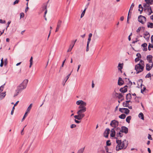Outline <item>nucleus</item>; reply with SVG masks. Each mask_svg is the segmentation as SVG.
I'll list each match as a JSON object with an SVG mask.
<instances>
[{"label":"nucleus","mask_w":153,"mask_h":153,"mask_svg":"<svg viewBox=\"0 0 153 153\" xmlns=\"http://www.w3.org/2000/svg\"><path fill=\"white\" fill-rule=\"evenodd\" d=\"M148 138L149 140H152V138L151 137V135L149 134L148 136Z\"/></svg>","instance_id":"nucleus-48"},{"label":"nucleus","mask_w":153,"mask_h":153,"mask_svg":"<svg viewBox=\"0 0 153 153\" xmlns=\"http://www.w3.org/2000/svg\"><path fill=\"white\" fill-rule=\"evenodd\" d=\"M146 70L147 71H150L151 69L152 68L151 67V66H150V65L149 64H147L146 65Z\"/></svg>","instance_id":"nucleus-32"},{"label":"nucleus","mask_w":153,"mask_h":153,"mask_svg":"<svg viewBox=\"0 0 153 153\" xmlns=\"http://www.w3.org/2000/svg\"><path fill=\"white\" fill-rule=\"evenodd\" d=\"M79 108V109L77 112V115H75L74 117L75 119L80 120H81L85 117V114H84V113L86 111V107H84Z\"/></svg>","instance_id":"nucleus-1"},{"label":"nucleus","mask_w":153,"mask_h":153,"mask_svg":"<svg viewBox=\"0 0 153 153\" xmlns=\"http://www.w3.org/2000/svg\"><path fill=\"white\" fill-rule=\"evenodd\" d=\"M76 39L74 41H72L71 42V44L70 45V47L69 49L67 50V52H69L71 51L72 48H73L74 46V45L75 42L76 41Z\"/></svg>","instance_id":"nucleus-9"},{"label":"nucleus","mask_w":153,"mask_h":153,"mask_svg":"<svg viewBox=\"0 0 153 153\" xmlns=\"http://www.w3.org/2000/svg\"><path fill=\"white\" fill-rule=\"evenodd\" d=\"M149 5L150 4L149 3H147L146 2V3H143V7L146 8H149V7H150L151 6Z\"/></svg>","instance_id":"nucleus-29"},{"label":"nucleus","mask_w":153,"mask_h":153,"mask_svg":"<svg viewBox=\"0 0 153 153\" xmlns=\"http://www.w3.org/2000/svg\"><path fill=\"white\" fill-rule=\"evenodd\" d=\"M128 80H129V79H128ZM128 84L130 85V86H131L132 85V82L130 80H129V84Z\"/></svg>","instance_id":"nucleus-61"},{"label":"nucleus","mask_w":153,"mask_h":153,"mask_svg":"<svg viewBox=\"0 0 153 153\" xmlns=\"http://www.w3.org/2000/svg\"><path fill=\"white\" fill-rule=\"evenodd\" d=\"M123 132H122V131H120L119 132L117 133L116 135L117 137H115V138L117 140L118 137H122L123 136Z\"/></svg>","instance_id":"nucleus-13"},{"label":"nucleus","mask_w":153,"mask_h":153,"mask_svg":"<svg viewBox=\"0 0 153 153\" xmlns=\"http://www.w3.org/2000/svg\"><path fill=\"white\" fill-rule=\"evenodd\" d=\"M110 141L108 140L106 142V145L107 146H110L111 145V143H110Z\"/></svg>","instance_id":"nucleus-44"},{"label":"nucleus","mask_w":153,"mask_h":153,"mask_svg":"<svg viewBox=\"0 0 153 153\" xmlns=\"http://www.w3.org/2000/svg\"><path fill=\"white\" fill-rule=\"evenodd\" d=\"M32 103L30 104V105H29V106L27 108L26 112H27V113L28 112H29L30 111V110L31 108V107H32Z\"/></svg>","instance_id":"nucleus-34"},{"label":"nucleus","mask_w":153,"mask_h":153,"mask_svg":"<svg viewBox=\"0 0 153 153\" xmlns=\"http://www.w3.org/2000/svg\"><path fill=\"white\" fill-rule=\"evenodd\" d=\"M144 66L141 65L140 63L138 64L135 66V69L136 71V74H138L142 72L143 70Z\"/></svg>","instance_id":"nucleus-4"},{"label":"nucleus","mask_w":153,"mask_h":153,"mask_svg":"<svg viewBox=\"0 0 153 153\" xmlns=\"http://www.w3.org/2000/svg\"><path fill=\"white\" fill-rule=\"evenodd\" d=\"M89 44H87L86 49V51L88 52L89 51Z\"/></svg>","instance_id":"nucleus-57"},{"label":"nucleus","mask_w":153,"mask_h":153,"mask_svg":"<svg viewBox=\"0 0 153 153\" xmlns=\"http://www.w3.org/2000/svg\"><path fill=\"white\" fill-rule=\"evenodd\" d=\"M147 45L146 43H144L141 46L143 48V51H146L147 50Z\"/></svg>","instance_id":"nucleus-18"},{"label":"nucleus","mask_w":153,"mask_h":153,"mask_svg":"<svg viewBox=\"0 0 153 153\" xmlns=\"http://www.w3.org/2000/svg\"><path fill=\"white\" fill-rule=\"evenodd\" d=\"M131 116H128L126 118V121L128 123H129L130 122V120H131Z\"/></svg>","instance_id":"nucleus-30"},{"label":"nucleus","mask_w":153,"mask_h":153,"mask_svg":"<svg viewBox=\"0 0 153 153\" xmlns=\"http://www.w3.org/2000/svg\"><path fill=\"white\" fill-rule=\"evenodd\" d=\"M30 66H29V67L30 68L32 64H33V57L32 56H31L30 59Z\"/></svg>","instance_id":"nucleus-35"},{"label":"nucleus","mask_w":153,"mask_h":153,"mask_svg":"<svg viewBox=\"0 0 153 153\" xmlns=\"http://www.w3.org/2000/svg\"><path fill=\"white\" fill-rule=\"evenodd\" d=\"M28 82V79H25L22 83L17 87V89L16 90V91H18V93L21 92L22 90L26 88Z\"/></svg>","instance_id":"nucleus-3"},{"label":"nucleus","mask_w":153,"mask_h":153,"mask_svg":"<svg viewBox=\"0 0 153 153\" xmlns=\"http://www.w3.org/2000/svg\"><path fill=\"white\" fill-rule=\"evenodd\" d=\"M126 142V140L122 142L121 140H116V143L117 144L116 147V150L117 151H119L122 149H126L127 146V145L125 146V142Z\"/></svg>","instance_id":"nucleus-2"},{"label":"nucleus","mask_w":153,"mask_h":153,"mask_svg":"<svg viewBox=\"0 0 153 153\" xmlns=\"http://www.w3.org/2000/svg\"><path fill=\"white\" fill-rule=\"evenodd\" d=\"M27 112H26L25 113V115L23 117L22 120V121L23 120H25L26 117L27 116Z\"/></svg>","instance_id":"nucleus-42"},{"label":"nucleus","mask_w":153,"mask_h":153,"mask_svg":"<svg viewBox=\"0 0 153 153\" xmlns=\"http://www.w3.org/2000/svg\"><path fill=\"white\" fill-rule=\"evenodd\" d=\"M15 109V107H14V106L13 108H12V109L11 111V115H13V112H14V109Z\"/></svg>","instance_id":"nucleus-55"},{"label":"nucleus","mask_w":153,"mask_h":153,"mask_svg":"<svg viewBox=\"0 0 153 153\" xmlns=\"http://www.w3.org/2000/svg\"><path fill=\"white\" fill-rule=\"evenodd\" d=\"M120 91L122 93H124L127 91V88H121L120 89Z\"/></svg>","instance_id":"nucleus-20"},{"label":"nucleus","mask_w":153,"mask_h":153,"mask_svg":"<svg viewBox=\"0 0 153 153\" xmlns=\"http://www.w3.org/2000/svg\"><path fill=\"white\" fill-rule=\"evenodd\" d=\"M19 0H16L14 2H13V5H15L16 4H18L19 2Z\"/></svg>","instance_id":"nucleus-58"},{"label":"nucleus","mask_w":153,"mask_h":153,"mask_svg":"<svg viewBox=\"0 0 153 153\" xmlns=\"http://www.w3.org/2000/svg\"><path fill=\"white\" fill-rule=\"evenodd\" d=\"M7 59L6 58L4 60V65L5 66L7 65Z\"/></svg>","instance_id":"nucleus-43"},{"label":"nucleus","mask_w":153,"mask_h":153,"mask_svg":"<svg viewBox=\"0 0 153 153\" xmlns=\"http://www.w3.org/2000/svg\"><path fill=\"white\" fill-rule=\"evenodd\" d=\"M136 56L137 57H138L139 58H140L141 57V55L139 53H137L136 54Z\"/></svg>","instance_id":"nucleus-51"},{"label":"nucleus","mask_w":153,"mask_h":153,"mask_svg":"<svg viewBox=\"0 0 153 153\" xmlns=\"http://www.w3.org/2000/svg\"><path fill=\"white\" fill-rule=\"evenodd\" d=\"M134 3H133L132 4L131 7H130V10H130V11L131 10H133V7H134ZM130 13L131 14V12H130Z\"/></svg>","instance_id":"nucleus-40"},{"label":"nucleus","mask_w":153,"mask_h":153,"mask_svg":"<svg viewBox=\"0 0 153 153\" xmlns=\"http://www.w3.org/2000/svg\"><path fill=\"white\" fill-rule=\"evenodd\" d=\"M126 115L124 114H122L121 115H120L119 116V118L121 119H124L126 117Z\"/></svg>","instance_id":"nucleus-26"},{"label":"nucleus","mask_w":153,"mask_h":153,"mask_svg":"<svg viewBox=\"0 0 153 153\" xmlns=\"http://www.w3.org/2000/svg\"><path fill=\"white\" fill-rule=\"evenodd\" d=\"M115 128L116 133H117L120 131H121V129L120 128L117 127Z\"/></svg>","instance_id":"nucleus-33"},{"label":"nucleus","mask_w":153,"mask_h":153,"mask_svg":"<svg viewBox=\"0 0 153 153\" xmlns=\"http://www.w3.org/2000/svg\"><path fill=\"white\" fill-rule=\"evenodd\" d=\"M152 56L151 55H148L147 56V59L149 63L152 62Z\"/></svg>","instance_id":"nucleus-14"},{"label":"nucleus","mask_w":153,"mask_h":153,"mask_svg":"<svg viewBox=\"0 0 153 153\" xmlns=\"http://www.w3.org/2000/svg\"><path fill=\"white\" fill-rule=\"evenodd\" d=\"M141 28H142L143 29H144V27H139L137 29V31H136L137 32V33L138 34L139 33L140 31L141 30Z\"/></svg>","instance_id":"nucleus-38"},{"label":"nucleus","mask_w":153,"mask_h":153,"mask_svg":"<svg viewBox=\"0 0 153 153\" xmlns=\"http://www.w3.org/2000/svg\"><path fill=\"white\" fill-rule=\"evenodd\" d=\"M144 37L145 39L147 40H149V33L146 31L145 33H144Z\"/></svg>","instance_id":"nucleus-12"},{"label":"nucleus","mask_w":153,"mask_h":153,"mask_svg":"<svg viewBox=\"0 0 153 153\" xmlns=\"http://www.w3.org/2000/svg\"><path fill=\"white\" fill-rule=\"evenodd\" d=\"M131 98V94L130 93L127 94L126 97V100H130Z\"/></svg>","instance_id":"nucleus-22"},{"label":"nucleus","mask_w":153,"mask_h":153,"mask_svg":"<svg viewBox=\"0 0 153 153\" xmlns=\"http://www.w3.org/2000/svg\"><path fill=\"white\" fill-rule=\"evenodd\" d=\"M151 42L152 43H153V35H152V36L151 37Z\"/></svg>","instance_id":"nucleus-64"},{"label":"nucleus","mask_w":153,"mask_h":153,"mask_svg":"<svg viewBox=\"0 0 153 153\" xmlns=\"http://www.w3.org/2000/svg\"><path fill=\"white\" fill-rule=\"evenodd\" d=\"M151 74L150 73H149L147 74L145 76L146 78H148L149 77H151ZM151 79V78H150V79Z\"/></svg>","instance_id":"nucleus-41"},{"label":"nucleus","mask_w":153,"mask_h":153,"mask_svg":"<svg viewBox=\"0 0 153 153\" xmlns=\"http://www.w3.org/2000/svg\"><path fill=\"white\" fill-rule=\"evenodd\" d=\"M121 131L122 132L124 133L125 134H127L128 132V128L125 126H122L121 127Z\"/></svg>","instance_id":"nucleus-10"},{"label":"nucleus","mask_w":153,"mask_h":153,"mask_svg":"<svg viewBox=\"0 0 153 153\" xmlns=\"http://www.w3.org/2000/svg\"><path fill=\"white\" fill-rule=\"evenodd\" d=\"M85 148V147L81 148L78 150L77 153H83L84 151Z\"/></svg>","instance_id":"nucleus-25"},{"label":"nucleus","mask_w":153,"mask_h":153,"mask_svg":"<svg viewBox=\"0 0 153 153\" xmlns=\"http://www.w3.org/2000/svg\"><path fill=\"white\" fill-rule=\"evenodd\" d=\"M141 65H143L144 66V62L142 60H141L140 61V63Z\"/></svg>","instance_id":"nucleus-46"},{"label":"nucleus","mask_w":153,"mask_h":153,"mask_svg":"<svg viewBox=\"0 0 153 153\" xmlns=\"http://www.w3.org/2000/svg\"><path fill=\"white\" fill-rule=\"evenodd\" d=\"M145 1L147 3H149V4H153V0H145Z\"/></svg>","instance_id":"nucleus-23"},{"label":"nucleus","mask_w":153,"mask_h":153,"mask_svg":"<svg viewBox=\"0 0 153 153\" xmlns=\"http://www.w3.org/2000/svg\"><path fill=\"white\" fill-rule=\"evenodd\" d=\"M118 124L119 122L117 121L116 120H113L111 121L110 125L113 128H116L118 127Z\"/></svg>","instance_id":"nucleus-7"},{"label":"nucleus","mask_w":153,"mask_h":153,"mask_svg":"<svg viewBox=\"0 0 153 153\" xmlns=\"http://www.w3.org/2000/svg\"><path fill=\"white\" fill-rule=\"evenodd\" d=\"M24 13H20V19L24 17Z\"/></svg>","instance_id":"nucleus-49"},{"label":"nucleus","mask_w":153,"mask_h":153,"mask_svg":"<svg viewBox=\"0 0 153 153\" xmlns=\"http://www.w3.org/2000/svg\"><path fill=\"white\" fill-rule=\"evenodd\" d=\"M124 81L122 79L121 77L119 78L118 84L119 85H121L123 84Z\"/></svg>","instance_id":"nucleus-15"},{"label":"nucleus","mask_w":153,"mask_h":153,"mask_svg":"<svg viewBox=\"0 0 153 153\" xmlns=\"http://www.w3.org/2000/svg\"><path fill=\"white\" fill-rule=\"evenodd\" d=\"M5 20H2V19H0V23H5Z\"/></svg>","instance_id":"nucleus-59"},{"label":"nucleus","mask_w":153,"mask_h":153,"mask_svg":"<svg viewBox=\"0 0 153 153\" xmlns=\"http://www.w3.org/2000/svg\"><path fill=\"white\" fill-rule=\"evenodd\" d=\"M123 64H121V63H119L118 64V69L119 70H120L121 72H122V69L123 68Z\"/></svg>","instance_id":"nucleus-21"},{"label":"nucleus","mask_w":153,"mask_h":153,"mask_svg":"<svg viewBox=\"0 0 153 153\" xmlns=\"http://www.w3.org/2000/svg\"><path fill=\"white\" fill-rule=\"evenodd\" d=\"M87 9V7H85L84 10L82 12V13L81 14V18H82L84 16L85 14V10Z\"/></svg>","instance_id":"nucleus-36"},{"label":"nucleus","mask_w":153,"mask_h":153,"mask_svg":"<svg viewBox=\"0 0 153 153\" xmlns=\"http://www.w3.org/2000/svg\"><path fill=\"white\" fill-rule=\"evenodd\" d=\"M131 102L130 100L126 101L125 102H123V106L125 107H127L129 105V102Z\"/></svg>","instance_id":"nucleus-16"},{"label":"nucleus","mask_w":153,"mask_h":153,"mask_svg":"<svg viewBox=\"0 0 153 153\" xmlns=\"http://www.w3.org/2000/svg\"><path fill=\"white\" fill-rule=\"evenodd\" d=\"M138 7L139 8V9H140V8H141V9H143V8L141 4H140L139 5Z\"/></svg>","instance_id":"nucleus-63"},{"label":"nucleus","mask_w":153,"mask_h":153,"mask_svg":"<svg viewBox=\"0 0 153 153\" xmlns=\"http://www.w3.org/2000/svg\"><path fill=\"white\" fill-rule=\"evenodd\" d=\"M4 95H3L1 94H0V100L4 98Z\"/></svg>","instance_id":"nucleus-50"},{"label":"nucleus","mask_w":153,"mask_h":153,"mask_svg":"<svg viewBox=\"0 0 153 153\" xmlns=\"http://www.w3.org/2000/svg\"><path fill=\"white\" fill-rule=\"evenodd\" d=\"M110 131V130L109 128H106L104 133V136L105 137H108Z\"/></svg>","instance_id":"nucleus-11"},{"label":"nucleus","mask_w":153,"mask_h":153,"mask_svg":"<svg viewBox=\"0 0 153 153\" xmlns=\"http://www.w3.org/2000/svg\"><path fill=\"white\" fill-rule=\"evenodd\" d=\"M120 108L119 109V111L120 112H121V113H123L124 112V111H123V110H124L123 109V108Z\"/></svg>","instance_id":"nucleus-56"},{"label":"nucleus","mask_w":153,"mask_h":153,"mask_svg":"<svg viewBox=\"0 0 153 153\" xmlns=\"http://www.w3.org/2000/svg\"><path fill=\"white\" fill-rule=\"evenodd\" d=\"M116 94L117 96V95L118 98L119 99H121L123 97V95L121 93H116Z\"/></svg>","instance_id":"nucleus-27"},{"label":"nucleus","mask_w":153,"mask_h":153,"mask_svg":"<svg viewBox=\"0 0 153 153\" xmlns=\"http://www.w3.org/2000/svg\"><path fill=\"white\" fill-rule=\"evenodd\" d=\"M146 18L145 17L140 15L138 17V21L142 24H143L146 21Z\"/></svg>","instance_id":"nucleus-6"},{"label":"nucleus","mask_w":153,"mask_h":153,"mask_svg":"<svg viewBox=\"0 0 153 153\" xmlns=\"http://www.w3.org/2000/svg\"><path fill=\"white\" fill-rule=\"evenodd\" d=\"M147 27L148 28H153V23L152 22H148L147 23Z\"/></svg>","instance_id":"nucleus-24"},{"label":"nucleus","mask_w":153,"mask_h":153,"mask_svg":"<svg viewBox=\"0 0 153 153\" xmlns=\"http://www.w3.org/2000/svg\"><path fill=\"white\" fill-rule=\"evenodd\" d=\"M153 48V45L152 44H151L150 43H149V45L148 46V49L149 51H150L151 50V48Z\"/></svg>","instance_id":"nucleus-39"},{"label":"nucleus","mask_w":153,"mask_h":153,"mask_svg":"<svg viewBox=\"0 0 153 153\" xmlns=\"http://www.w3.org/2000/svg\"><path fill=\"white\" fill-rule=\"evenodd\" d=\"M76 104L77 105H79L78 107L79 108H81L85 107L86 105V103L82 100H79L77 101L76 102Z\"/></svg>","instance_id":"nucleus-5"},{"label":"nucleus","mask_w":153,"mask_h":153,"mask_svg":"<svg viewBox=\"0 0 153 153\" xmlns=\"http://www.w3.org/2000/svg\"><path fill=\"white\" fill-rule=\"evenodd\" d=\"M130 13V10H129V11L128 12V15L127 19V23H129L128 21H129V15Z\"/></svg>","instance_id":"nucleus-45"},{"label":"nucleus","mask_w":153,"mask_h":153,"mask_svg":"<svg viewBox=\"0 0 153 153\" xmlns=\"http://www.w3.org/2000/svg\"><path fill=\"white\" fill-rule=\"evenodd\" d=\"M62 23V21L60 20H59L57 23L56 27L60 28L61 26Z\"/></svg>","instance_id":"nucleus-19"},{"label":"nucleus","mask_w":153,"mask_h":153,"mask_svg":"<svg viewBox=\"0 0 153 153\" xmlns=\"http://www.w3.org/2000/svg\"><path fill=\"white\" fill-rule=\"evenodd\" d=\"M111 132L116 133L115 128H113L111 130Z\"/></svg>","instance_id":"nucleus-52"},{"label":"nucleus","mask_w":153,"mask_h":153,"mask_svg":"<svg viewBox=\"0 0 153 153\" xmlns=\"http://www.w3.org/2000/svg\"><path fill=\"white\" fill-rule=\"evenodd\" d=\"M49 2V1H48L47 3H44L43 4V5L42 7V11H43L45 10H47V3Z\"/></svg>","instance_id":"nucleus-17"},{"label":"nucleus","mask_w":153,"mask_h":153,"mask_svg":"<svg viewBox=\"0 0 153 153\" xmlns=\"http://www.w3.org/2000/svg\"><path fill=\"white\" fill-rule=\"evenodd\" d=\"M123 109L124 110H125V111H124V112H123L125 114H128L129 113L130 111L128 108H123Z\"/></svg>","instance_id":"nucleus-28"},{"label":"nucleus","mask_w":153,"mask_h":153,"mask_svg":"<svg viewBox=\"0 0 153 153\" xmlns=\"http://www.w3.org/2000/svg\"><path fill=\"white\" fill-rule=\"evenodd\" d=\"M76 125L74 124H72L71 125V128H72L76 127Z\"/></svg>","instance_id":"nucleus-53"},{"label":"nucleus","mask_w":153,"mask_h":153,"mask_svg":"<svg viewBox=\"0 0 153 153\" xmlns=\"http://www.w3.org/2000/svg\"><path fill=\"white\" fill-rule=\"evenodd\" d=\"M91 40V37H88V41L87 42V44H89L90 41Z\"/></svg>","instance_id":"nucleus-54"},{"label":"nucleus","mask_w":153,"mask_h":153,"mask_svg":"<svg viewBox=\"0 0 153 153\" xmlns=\"http://www.w3.org/2000/svg\"><path fill=\"white\" fill-rule=\"evenodd\" d=\"M146 10H147V12L149 13V15H150L152 13H153L151 7H149V8H145L143 9L144 11L146 12Z\"/></svg>","instance_id":"nucleus-8"},{"label":"nucleus","mask_w":153,"mask_h":153,"mask_svg":"<svg viewBox=\"0 0 153 153\" xmlns=\"http://www.w3.org/2000/svg\"><path fill=\"white\" fill-rule=\"evenodd\" d=\"M139 60H140L139 58H138V57H137L135 58V62H137L138 61H139Z\"/></svg>","instance_id":"nucleus-60"},{"label":"nucleus","mask_w":153,"mask_h":153,"mask_svg":"<svg viewBox=\"0 0 153 153\" xmlns=\"http://www.w3.org/2000/svg\"><path fill=\"white\" fill-rule=\"evenodd\" d=\"M115 134L116 133L111 132V133L110 134V136L112 137H114L115 136Z\"/></svg>","instance_id":"nucleus-47"},{"label":"nucleus","mask_w":153,"mask_h":153,"mask_svg":"<svg viewBox=\"0 0 153 153\" xmlns=\"http://www.w3.org/2000/svg\"><path fill=\"white\" fill-rule=\"evenodd\" d=\"M75 122L77 123H79L80 122V121H78V120H76V119H75L74 120Z\"/></svg>","instance_id":"nucleus-62"},{"label":"nucleus","mask_w":153,"mask_h":153,"mask_svg":"<svg viewBox=\"0 0 153 153\" xmlns=\"http://www.w3.org/2000/svg\"><path fill=\"white\" fill-rule=\"evenodd\" d=\"M73 71V70H72L71 71V72L70 73V74H69L66 77V79L65 80V83L64 84H63V85H65V83L67 81V80H68V79L69 78L70 75H71V73H72V72Z\"/></svg>","instance_id":"nucleus-37"},{"label":"nucleus","mask_w":153,"mask_h":153,"mask_svg":"<svg viewBox=\"0 0 153 153\" xmlns=\"http://www.w3.org/2000/svg\"><path fill=\"white\" fill-rule=\"evenodd\" d=\"M138 117L139 118L143 120H144V115L143 113L140 112L138 115Z\"/></svg>","instance_id":"nucleus-31"}]
</instances>
